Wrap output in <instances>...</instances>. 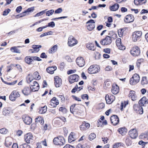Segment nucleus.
<instances>
[{
	"label": "nucleus",
	"instance_id": "obj_1",
	"mask_svg": "<svg viewBox=\"0 0 148 148\" xmlns=\"http://www.w3.org/2000/svg\"><path fill=\"white\" fill-rule=\"evenodd\" d=\"M53 143L56 145H62L65 144V141L64 137L59 136L54 138Z\"/></svg>",
	"mask_w": 148,
	"mask_h": 148
},
{
	"label": "nucleus",
	"instance_id": "obj_2",
	"mask_svg": "<svg viewBox=\"0 0 148 148\" xmlns=\"http://www.w3.org/2000/svg\"><path fill=\"white\" fill-rule=\"evenodd\" d=\"M112 41L111 37L107 36L104 38L102 39L100 42L101 44L103 45H110Z\"/></svg>",
	"mask_w": 148,
	"mask_h": 148
},
{
	"label": "nucleus",
	"instance_id": "obj_3",
	"mask_svg": "<svg viewBox=\"0 0 148 148\" xmlns=\"http://www.w3.org/2000/svg\"><path fill=\"white\" fill-rule=\"evenodd\" d=\"M100 68L99 66L92 65L88 69V71L90 74L97 73L99 71Z\"/></svg>",
	"mask_w": 148,
	"mask_h": 148
},
{
	"label": "nucleus",
	"instance_id": "obj_4",
	"mask_svg": "<svg viewBox=\"0 0 148 148\" xmlns=\"http://www.w3.org/2000/svg\"><path fill=\"white\" fill-rule=\"evenodd\" d=\"M140 79L138 75L137 74H134L130 80V83L132 85H134L138 83Z\"/></svg>",
	"mask_w": 148,
	"mask_h": 148
},
{
	"label": "nucleus",
	"instance_id": "obj_5",
	"mask_svg": "<svg viewBox=\"0 0 148 148\" xmlns=\"http://www.w3.org/2000/svg\"><path fill=\"white\" fill-rule=\"evenodd\" d=\"M142 34V32L141 31H137L134 32L132 35L133 41L136 42L139 40L141 37Z\"/></svg>",
	"mask_w": 148,
	"mask_h": 148
},
{
	"label": "nucleus",
	"instance_id": "obj_6",
	"mask_svg": "<svg viewBox=\"0 0 148 148\" xmlns=\"http://www.w3.org/2000/svg\"><path fill=\"white\" fill-rule=\"evenodd\" d=\"M77 43V41L72 36H70L68 38V44L70 47L74 46Z\"/></svg>",
	"mask_w": 148,
	"mask_h": 148
},
{
	"label": "nucleus",
	"instance_id": "obj_7",
	"mask_svg": "<svg viewBox=\"0 0 148 148\" xmlns=\"http://www.w3.org/2000/svg\"><path fill=\"white\" fill-rule=\"evenodd\" d=\"M20 95L19 92L16 90L13 91L9 96V99L12 101H14L16 99L20 97Z\"/></svg>",
	"mask_w": 148,
	"mask_h": 148
},
{
	"label": "nucleus",
	"instance_id": "obj_8",
	"mask_svg": "<svg viewBox=\"0 0 148 148\" xmlns=\"http://www.w3.org/2000/svg\"><path fill=\"white\" fill-rule=\"evenodd\" d=\"M130 53L134 56H138L140 53V49L138 47H134L130 50Z\"/></svg>",
	"mask_w": 148,
	"mask_h": 148
},
{
	"label": "nucleus",
	"instance_id": "obj_9",
	"mask_svg": "<svg viewBox=\"0 0 148 148\" xmlns=\"http://www.w3.org/2000/svg\"><path fill=\"white\" fill-rule=\"evenodd\" d=\"M79 78V76L77 74H73L70 75L69 77V81L71 84L75 82L78 81Z\"/></svg>",
	"mask_w": 148,
	"mask_h": 148
},
{
	"label": "nucleus",
	"instance_id": "obj_10",
	"mask_svg": "<svg viewBox=\"0 0 148 148\" xmlns=\"http://www.w3.org/2000/svg\"><path fill=\"white\" fill-rule=\"evenodd\" d=\"M75 105L74 106L72 105L71 106L70 108V111L74 116H79L80 114V110L77 108H75L74 109Z\"/></svg>",
	"mask_w": 148,
	"mask_h": 148
},
{
	"label": "nucleus",
	"instance_id": "obj_11",
	"mask_svg": "<svg viewBox=\"0 0 148 148\" xmlns=\"http://www.w3.org/2000/svg\"><path fill=\"white\" fill-rule=\"evenodd\" d=\"M30 87L33 92H35L38 90L39 89V86L38 82L34 81L32 84L30 85Z\"/></svg>",
	"mask_w": 148,
	"mask_h": 148
},
{
	"label": "nucleus",
	"instance_id": "obj_12",
	"mask_svg": "<svg viewBox=\"0 0 148 148\" xmlns=\"http://www.w3.org/2000/svg\"><path fill=\"white\" fill-rule=\"evenodd\" d=\"M76 62L77 64L80 67H82L85 65V60L82 57H78L76 60Z\"/></svg>",
	"mask_w": 148,
	"mask_h": 148
},
{
	"label": "nucleus",
	"instance_id": "obj_13",
	"mask_svg": "<svg viewBox=\"0 0 148 148\" xmlns=\"http://www.w3.org/2000/svg\"><path fill=\"white\" fill-rule=\"evenodd\" d=\"M22 119L25 124L28 125H30L32 122V119L29 116L25 115L23 116Z\"/></svg>",
	"mask_w": 148,
	"mask_h": 148
},
{
	"label": "nucleus",
	"instance_id": "obj_14",
	"mask_svg": "<svg viewBox=\"0 0 148 148\" xmlns=\"http://www.w3.org/2000/svg\"><path fill=\"white\" fill-rule=\"evenodd\" d=\"M54 84L56 87H59L61 86L62 84V79L59 76H56L54 78Z\"/></svg>",
	"mask_w": 148,
	"mask_h": 148
},
{
	"label": "nucleus",
	"instance_id": "obj_15",
	"mask_svg": "<svg viewBox=\"0 0 148 148\" xmlns=\"http://www.w3.org/2000/svg\"><path fill=\"white\" fill-rule=\"evenodd\" d=\"M111 123L114 125H117L119 122V119L118 116L116 115L112 116L110 118Z\"/></svg>",
	"mask_w": 148,
	"mask_h": 148
},
{
	"label": "nucleus",
	"instance_id": "obj_16",
	"mask_svg": "<svg viewBox=\"0 0 148 148\" xmlns=\"http://www.w3.org/2000/svg\"><path fill=\"white\" fill-rule=\"evenodd\" d=\"M129 135L132 138H136L138 136V133L135 129L131 130L129 132Z\"/></svg>",
	"mask_w": 148,
	"mask_h": 148
},
{
	"label": "nucleus",
	"instance_id": "obj_17",
	"mask_svg": "<svg viewBox=\"0 0 148 148\" xmlns=\"http://www.w3.org/2000/svg\"><path fill=\"white\" fill-rule=\"evenodd\" d=\"M33 135L30 133L26 134L25 136V140L27 143H29L33 141Z\"/></svg>",
	"mask_w": 148,
	"mask_h": 148
},
{
	"label": "nucleus",
	"instance_id": "obj_18",
	"mask_svg": "<svg viewBox=\"0 0 148 148\" xmlns=\"http://www.w3.org/2000/svg\"><path fill=\"white\" fill-rule=\"evenodd\" d=\"M114 97L113 95H106L105 97V99L106 103L108 104L111 103L114 100Z\"/></svg>",
	"mask_w": 148,
	"mask_h": 148
},
{
	"label": "nucleus",
	"instance_id": "obj_19",
	"mask_svg": "<svg viewBox=\"0 0 148 148\" xmlns=\"http://www.w3.org/2000/svg\"><path fill=\"white\" fill-rule=\"evenodd\" d=\"M121 39L120 38H118L116 40V45L118 47V48L121 50H124L125 49V47L123 45L121 44Z\"/></svg>",
	"mask_w": 148,
	"mask_h": 148
},
{
	"label": "nucleus",
	"instance_id": "obj_20",
	"mask_svg": "<svg viewBox=\"0 0 148 148\" xmlns=\"http://www.w3.org/2000/svg\"><path fill=\"white\" fill-rule=\"evenodd\" d=\"M134 20V18L132 14L127 15L124 19V21L126 23H129L132 22Z\"/></svg>",
	"mask_w": 148,
	"mask_h": 148
},
{
	"label": "nucleus",
	"instance_id": "obj_21",
	"mask_svg": "<svg viewBox=\"0 0 148 148\" xmlns=\"http://www.w3.org/2000/svg\"><path fill=\"white\" fill-rule=\"evenodd\" d=\"M31 91L30 87H25L22 90V92L25 95L27 96L30 94Z\"/></svg>",
	"mask_w": 148,
	"mask_h": 148
},
{
	"label": "nucleus",
	"instance_id": "obj_22",
	"mask_svg": "<svg viewBox=\"0 0 148 148\" xmlns=\"http://www.w3.org/2000/svg\"><path fill=\"white\" fill-rule=\"evenodd\" d=\"M129 96L133 101H135L137 99V97L135 91L131 90L129 95Z\"/></svg>",
	"mask_w": 148,
	"mask_h": 148
},
{
	"label": "nucleus",
	"instance_id": "obj_23",
	"mask_svg": "<svg viewBox=\"0 0 148 148\" xmlns=\"http://www.w3.org/2000/svg\"><path fill=\"white\" fill-rule=\"evenodd\" d=\"M90 127V125L88 123H86L85 122H83L82 125L80 126V130L84 131L86 129H88Z\"/></svg>",
	"mask_w": 148,
	"mask_h": 148
},
{
	"label": "nucleus",
	"instance_id": "obj_24",
	"mask_svg": "<svg viewBox=\"0 0 148 148\" xmlns=\"http://www.w3.org/2000/svg\"><path fill=\"white\" fill-rule=\"evenodd\" d=\"M148 103V100L146 99L145 97H143L138 102V104L141 106H144L146 103Z\"/></svg>",
	"mask_w": 148,
	"mask_h": 148
},
{
	"label": "nucleus",
	"instance_id": "obj_25",
	"mask_svg": "<svg viewBox=\"0 0 148 148\" xmlns=\"http://www.w3.org/2000/svg\"><path fill=\"white\" fill-rule=\"evenodd\" d=\"M57 69V68L56 66H52V67H49L47 68L46 70L47 72L50 74H53L54 73V71Z\"/></svg>",
	"mask_w": 148,
	"mask_h": 148
},
{
	"label": "nucleus",
	"instance_id": "obj_26",
	"mask_svg": "<svg viewBox=\"0 0 148 148\" xmlns=\"http://www.w3.org/2000/svg\"><path fill=\"white\" fill-rule=\"evenodd\" d=\"M119 91V87L116 85L113 86L112 89V92L113 94H117L118 93Z\"/></svg>",
	"mask_w": 148,
	"mask_h": 148
},
{
	"label": "nucleus",
	"instance_id": "obj_27",
	"mask_svg": "<svg viewBox=\"0 0 148 148\" xmlns=\"http://www.w3.org/2000/svg\"><path fill=\"white\" fill-rule=\"evenodd\" d=\"M5 145L6 147H8L11 145L12 144V138L10 137L6 138L5 140Z\"/></svg>",
	"mask_w": 148,
	"mask_h": 148
},
{
	"label": "nucleus",
	"instance_id": "obj_28",
	"mask_svg": "<svg viewBox=\"0 0 148 148\" xmlns=\"http://www.w3.org/2000/svg\"><path fill=\"white\" fill-rule=\"evenodd\" d=\"M119 7V5L116 3L112 6H110V9L111 11H115L117 10Z\"/></svg>",
	"mask_w": 148,
	"mask_h": 148
},
{
	"label": "nucleus",
	"instance_id": "obj_29",
	"mask_svg": "<svg viewBox=\"0 0 148 148\" xmlns=\"http://www.w3.org/2000/svg\"><path fill=\"white\" fill-rule=\"evenodd\" d=\"M86 47L89 50L94 51L95 49L94 44L92 43H87L86 45Z\"/></svg>",
	"mask_w": 148,
	"mask_h": 148
},
{
	"label": "nucleus",
	"instance_id": "obj_30",
	"mask_svg": "<svg viewBox=\"0 0 148 148\" xmlns=\"http://www.w3.org/2000/svg\"><path fill=\"white\" fill-rule=\"evenodd\" d=\"M21 47L20 46L13 47L10 48L11 51L13 52L16 53H20V51L18 49V48Z\"/></svg>",
	"mask_w": 148,
	"mask_h": 148
},
{
	"label": "nucleus",
	"instance_id": "obj_31",
	"mask_svg": "<svg viewBox=\"0 0 148 148\" xmlns=\"http://www.w3.org/2000/svg\"><path fill=\"white\" fill-rule=\"evenodd\" d=\"M118 131L120 134L122 135H124L126 133L127 130L126 128L123 127L119 129Z\"/></svg>",
	"mask_w": 148,
	"mask_h": 148
},
{
	"label": "nucleus",
	"instance_id": "obj_32",
	"mask_svg": "<svg viewBox=\"0 0 148 148\" xmlns=\"http://www.w3.org/2000/svg\"><path fill=\"white\" fill-rule=\"evenodd\" d=\"M58 45H56L53 46L49 50V53H53L55 52L57 50Z\"/></svg>",
	"mask_w": 148,
	"mask_h": 148
},
{
	"label": "nucleus",
	"instance_id": "obj_33",
	"mask_svg": "<svg viewBox=\"0 0 148 148\" xmlns=\"http://www.w3.org/2000/svg\"><path fill=\"white\" fill-rule=\"evenodd\" d=\"M25 62L27 64H31L32 62L33 61L32 56H26L25 58Z\"/></svg>",
	"mask_w": 148,
	"mask_h": 148
},
{
	"label": "nucleus",
	"instance_id": "obj_34",
	"mask_svg": "<svg viewBox=\"0 0 148 148\" xmlns=\"http://www.w3.org/2000/svg\"><path fill=\"white\" fill-rule=\"evenodd\" d=\"M146 2V0H134V3L136 5L145 3Z\"/></svg>",
	"mask_w": 148,
	"mask_h": 148
},
{
	"label": "nucleus",
	"instance_id": "obj_35",
	"mask_svg": "<svg viewBox=\"0 0 148 148\" xmlns=\"http://www.w3.org/2000/svg\"><path fill=\"white\" fill-rule=\"evenodd\" d=\"M41 45H33L32 46V48L34 49V51L33 52L36 53L39 51V48H41Z\"/></svg>",
	"mask_w": 148,
	"mask_h": 148
},
{
	"label": "nucleus",
	"instance_id": "obj_36",
	"mask_svg": "<svg viewBox=\"0 0 148 148\" xmlns=\"http://www.w3.org/2000/svg\"><path fill=\"white\" fill-rule=\"evenodd\" d=\"M35 122L36 123H39L42 124L44 123V120L42 119V118L40 116H38L35 119Z\"/></svg>",
	"mask_w": 148,
	"mask_h": 148
},
{
	"label": "nucleus",
	"instance_id": "obj_37",
	"mask_svg": "<svg viewBox=\"0 0 148 148\" xmlns=\"http://www.w3.org/2000/svg\"><path fill=\"white\" fill-rule=\"evenodd\" d=\"M47 111V107L46 106L41 107L39 111L40 114H43L45 113Z\"/></svg>",
	"mask_w": 148,
	"mask_h": 148
},
{
	"label": "nucleus",
	"instance_id": "obj_38",
	"mask_svg": "<svg viewBox=\"0 0 148 148\" xmlns=\"http://www.w3.org/2000/svg\"><path fill=\"white\" fill-rule=\"evenodd\" d=\"M34 78L36 80H39L40 78V76L39 75L38 72H36L33 74Z\"/></svg>",
	"mask_w": 148,
	"mask_h": 148
},
{
	"label": "nucleus",
	"instance_id": "obj_39",
	"mask_svg": "<svg viewBox=\"0 0 148 148\" xmlns=\"http://www.w3.org/2000/svg\"><path fill=\"white\" fill-rule=\"evenodd\" d=\"M95 27V25L94 24H89L87 26V29L89 31L92 30Z\"/></svg>",
	"mask_w": 148,
	"mask_h": 148
},
{
	"label": "nucleus",
	"instance_id": "obj_40",
	"mask_svg": "<svg viewBox=\"0 0 148 148\" xmlns=\"http://www.w3.org/2000/svg\"><path fill=\"white\" fill-rule=\"evenodd\" d=\"M10 112V110L9 108H4L3 111V114L4 115H6L8 114Z\"/></svg>",
	"mask_w": 148,
	"mask_h": 148
},
{
	"label": "nucleus",
	"instance_id": "obj_41",
	"mask_svg": "<svg viewBox=\"0 0 148 148\" xmlns=\"http://www.w3.org/2000/svg\"><path fill=\"white\" fill-rule=\"evenodd\" d=\"M148 82L147 79V78L146 77H143L142 80L141 82V84L142 85H144L145 84H147L148 83Z\"/></svg>",
	"mask_w": 148,
	"mask_h": 148
},
{
	"label": "nucleus",
	"instance_id": "obj_42",
	"mask_svg": "<svg viewBox=\"0 0 148 148\" xmlns=\"http://www.w3.org/2000/svg\"><path fill=\"white\" fill-rule=\"evenodd\" d=\"M51 101L52 102H53L54 104L56 105V106L58 105L59 103L58 100H57L55 97H53Z\"/></svg>",
	"mask_w": 148,
	"mask_h": 148
},
{
	"label": "nucleus",
	"instance_id": "obj_43",
	"mask_svg": "<svg viewBox=\"0 0 148 148\" xmlns=\"http://www.w3.org/2000/svg\"><path fill=\"white\" fill-rule=\"evenodd\" d=\"M68 141L70 143L75 141V140L73 139V133H71L69 135L68 138Z\"/></svg>",
	"mask_w": 148,
	"mask_h": 148
},
{
	"label": "nucleus",
	"instance_id": "obj_44",
	"mask_svg": "<svg viewBox=\"0 0 148 148\" xmlns=\"http://www.w3.org/2000/svg\"><path fill=\"white\" fill-rule=\"evenodd\" d=\"M96 137V135L94 133H91L89 136V140H92L94 139H95Z\"/></svg>",
	"mask_w": 148,
	"mask_h": 148
},
{
	"label": "nucleus",
	"instance_id": "obj_45",
	"mask_svg": "<svg viewBox=\"0 0 148 148\" xmlns=\"http://www.w3.org/2000/svg\"><path fill=\"white\" fill-rule=\"evenodd\" d=\"M47 10H43L40 12H39V13H37L36 15H34V17H38L39 16L42 15H43V14H44L46 11Z\"/></svg>",
	"mask_w": 148,
	"mask_h": 148
},
{
	"label": "nucleus",
	"instance_id": "obj_46",
	"mask_svg": "<svg viewBox=\"0 0 148 148\" xmlns=\"http://www.w3.org/2000/svg\"><path fill=\"white\" fill-rule=\"evenodd\" d=\"M141 106H140L139 104H135L134 106V109L137 112L140 108V107Z\"/></svg>",
	"mask_w": 148,
	"mask_h": 148
},
{
	"label": "nucleus",
	"instance_id": "obj_47",
	"mask_svg": "<svg viewBox=\"0 0 148 148\" xmlns=\"http://www.w3.org/2000/svg\"><path fill=\"white\" fill-rule=\"evenodd\" d=\"M125 143L128 146H130L132 144V142L128 138H127L125 140Z\"/></svg>",
	"mask_w": 148,
	"mask_h": 148
},
{
	"label": "nucleus",
	"instance_id": "obj_48",
	"mask_svg": "<svg viewBox=\"0 0 148 148\" xmlns=\"http://www.w3.org/2000/svg\"><path fill=\"white\" fill-rule=\"evenodd\" d=\"M54 11L53 10H51L46 12V15L47 16H49L52 15Z\"/></svg>",
	"mask_w": 148,
	"mask_h": 148
},
{
	"label": "nucleus",
	"instance_id": "obj_49",
	"mask_svg": "<svg viewBox=\"0 0 148 148\" xmlns=\"http://www.w3.org/2000/svg\"><path fill=\"white\" fill-rule=\"evenodd\" d=\"M143 60L142 58H140L137 60L136 62V65L138 67H139L140 64L141 63L143 62Z\"/></svg>",
	"mask_w": 148,
	"mask_h": 148
},
{
	"label": "nucleus",
	"instance_id": "obj_50",
	"mask_svg": "<svg viewBox=\"0 0 148 148\" xmlns=\"http://www.w3.org/2000/svg\"><path fill=\"white\" fill-rule=\"evenodd\" d=\"M20 148H31L30 146L26 144H24L21 145L20 146Z\"/></svg>",
	"mask_w": 148,
	"mask_h": 148
},
{
	"label": "nucleus",
	"instance_id": "obj_51",
	"mask_svg": "<svg viewBox=\"0 0 148 148\" xmlns=\"http://www.w3.org/2000/svg\"><path fill=\"white\" fill-rule=\"evenodd\" d=\"M34 77L31 75H29L27 77V82L28 83L31 82L33 80Z\"/></svg>",
	"mask_w": 148,
	"mask_h": 148
},
{
	"label": "nucleus",
	"instance_id": "obj_52",
	"mask_svg": "<svg viewBox=\"0 0 148 148\" xmlns=\"http://www.w3.org/2000/svg\"><path fill=\"white\" fill-rule=\"evenodd\" d=\"M8 132V130L5 128L0 129V133L3 134H5Z\"/></svg>",
	"mask_w": 148,
	"mask_h": 148
},
{
	"label": "nucleus",
	"instance_id": "obj_53",
	"mask_svg": "<svg viewBox=\"0 0 148 148\" xmlns=\"http://www.w3.org/2000/svg\"><path fill=\"white\" fill-rule=\"evenodd\" d=\"M59 110L64 113H65L66 112L67 110L64 107H61L59 108Z\"/></svg>",
	"mask_w": 148,
	"mask_h": 148
},
{
	"label": "nucleus",
	"instance_id": "obj_54",
	"mask_svg": "<svg viewBox=\"0 0 148 148\" xmlns=\"http://www.w3.org/2000/svg\"><path fill=\"white\" fill-rule=\"evenodd\" d=\"M140 138L144 140H146V134L142 133L139 136Z\"/></svg>",
	"mask_w": 148,
	"mask_h": 148
},
{
	"label": "nucleus",
	"instance_id": "obj_55",
	"mask_svg": "<svg viewBox=\"0 0 148 148\" xmlns=\"http://www.w3.org/2000/svg\"><path fill=\"white\" fill-rule=\"evenodd\" d=\"M11 10L10 9H8L5 10L3 12V16L7 15L10 11Z\"/></svg>",
	"mask_w": 148,
	"mask_h": 148
},
{
	"label": "nucleus",
	"instance_id": "obj_56",
	"mask_svg": "<svg viewBox=\"0 0 148 148\" xmlns=\"http://www.w3.org/2000/svg\"><path fill=\"white\" fill-rule=\"evenodd\" d=\"M32 59L33 61L34 60L40 61L42 60L40 58L36 56H32Z\"/></svg>",
	"mask_w": 148,
	"mask_h": 148
},
{
	"label": "nucleus",
	"instance_id": "obj_57",
	"mask_svg": "<svg viewBox=\"0 0 148 148\" xmlns=\"http://www.w3.org/2000/svg\"><path fill=\"white\" fill-rule=\"evenodd\" d=\"M71 133H73V139L75 140L78 138L79 135L78 134H76L73 132H71Z\"/></svg>",
	"mask_w": 148,
	"mask_h": 148
},
{
	"label": "nucleus",
	"instance_id": "obj_58",
	"mask_svg": "<svg viewBox=\"0 0 148 148\" xmlns=\"http://www.w3.org/2000/svg\"><path fill=\"white\" fill-rule=\"evenodd\" d=\"M122 144L121 143H116L113 146V148H118V147L120 146Z\"/></svg>",
	"mask_w": 148,
	"mask_h": 148
},
{
	"label": "nucleus",
	"instance_id": "obj_59",
	"mask_svg": "<svg viewBox=\"0 0 148 148\" xmlns=\"http://www.w3.org/2000/svg\"><path fill=\"white\" fill-rule=\"evenodd\" d=\"M62 11V9L61 8H59L56 10L55 11V14H59Z\"/></svg>",
	"mask_w": 148,
	"mask_h": 148
},
{
	"label": "nucleus",
	"instance_id": "obj_60",
	"mask_svg": "<svg viewBox=\"0 0 148 148\" xmlns=\"http://www.w3.org/2000/svg\"><path fill=\"white\" fill-rule=\"evenodd\" d=\"M81 98L83 99L88 100V96L87 94H84L81 96Z\"/></svg>",
	"mask_w": 148,
	"mask_h": 148
},
{
	"label": "nucleus",
	"instance_id": "obj_61",
	"mask_svg": "<svg viewBox=\"0 0 148 148\" xmlns=\"http://www.w3.org/2000/svg\"><path fill=\"white\" fill-rule=\"evenodd\" d=\"M34 10V7H31L28 8L26 11L27 12V13L29 12H32Z\"/></svg>",
	"mask_w": 148,
	"mask_h": 148
},
{
	"label": "nucleus",
	"instance_id": "obj_62",
	"mask_svg": "<svg viewBox=\"0 0 148 148\" xmlns=\"http://www.w3.org/2000/svg\"><path fill=\"white\" fill-rule=\"evenodd\" d=\"M49 107L52 108L53 107H55L56 106L55 104H54L53 102H52L51 101L49 103Z\"/></svg>",
	"mask_w": 148,
	"mask_h": 148
},
{
	"label": "nucleus",
	"instance_id": "obj_63",
	"mask_svg": "<svg viewBox=\"0 0 148 148\" xmlns=\"http://www.w3.org/2000/svg\"><path fill=\"white\" fill-rule=\"evenodd\" d=\"M22 9V7L21 6H19L16 9V12L18 13H20Z\"/></svg>",
	"mask_w": 148,
	"mask_h": 148
},
{
	"label": "nucleus",
	"instance_id": "obj_64",
	"mask_svg": "<svg viewBox=\"0 0 148 148\" xmlns=\"http://www.w3.org/2000/svg\"><path fill=\"white\" fill-rule=\"evenodd\" d=\"M63 148H75V147L69 144L66 145Z\"/></svg>",
	"mask_w": 148,
	"mask_h": 148
}]
</instances>
